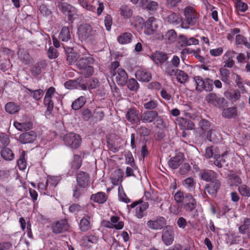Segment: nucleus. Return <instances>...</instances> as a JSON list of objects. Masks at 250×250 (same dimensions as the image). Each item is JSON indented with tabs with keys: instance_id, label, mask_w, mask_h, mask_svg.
<instances>
[{
	"instance_id": "f257e3e1",
	"label": "nucleus",
	"mask_w": 250,
	"mask_h": 250,
	"mask_svg": "<svg viewBox=\"0 0 250 250\" xmlns=\"http://www.w3.org/2000/svg\"><path fill=\"white\" fill-rule=\"evenodd\" d=\"M95 62L91 55L81 58L76 62V66L80 70V73L85 77L92 75L94 72L93 67L91 65Z\"/></svg>"
},
{
	"instance_id": "f03ea898",
	"label": "nucleus",
	"mask_w": 250,
	"mask_h": 250,
	"mask_svg": "<svg viewBox=\"0 0 250 250\" xmlns=\"http://www.w3.org/2000/svg\"><path fill=\"white\" fill-rule=\"evenodd\" d=\"M180 64V60L179 57L176 55H174L170 61H167L163 65H161V68L165 75L173 77L179 70L178 67Z\"/></svg>"
},
{
	"instance_id": "7ed1b4c3",
	"label": "nucleus",
	"mask_w": 250,
	"mask_h": 250,
	"mask_svg": "<svg viewBox=\"0 0 250 250\" xmlns=\"http://www.w3.org/2000/svg\"><path fill=\"white\" fill-rule=\"evenodd\" d=\"M184 15L186 22H182L181 23V26L185 28H188L189 25H194L197 23L199 17V15L195 9L190 6L185 8Z\"/></svg>"
},
{
	"instance_id": "20e7f679",
	"label": "nucleus",
	"mask_w": 250,
	"mask_h": 250,
	"mask_svg": "<svg viewBox=\"0 0 250 250\" xmlns=\"http://www.w3.org/2000/svg\"><path fill=\"white\" fill-rule=\"evenodd\" d=\"M97 34V32L96 30H94L88 24H81L78 29V37L82 41H85L88 39H91Z\"/></svg>"
},
{
	"instance_id": "39448f33",
	"label": "nucleus",
	"mask_w": 250,
	"mask_h": 250,
	"mask_svg": "<svg viewBox=\"0 0 250 250\" xmlns=\"http://www.w3.org/2000/svg\"><path fill=\"white\" fill-rule=\"evenodd\" d=\"M194 81L196 83V89L198 91L202 92L205 90L210 92L213 90V81L210 79H203L200 76H195Z\"/></svg>"
},
{
	"instance_id": "423d86ee",
	"label": "nucleus",
	"mask_w": 250,
	"mask_h": 250,
	"mask_svg": "<svg viewBox=\"0 0 250 250\" xmlns=\"http://www.w3.org/2000/svg\"><path fill=\"white\" fill-rule=\"evenodd\" d=\"M79 4L83 8L90 11H95L97 10L98 15H100L104 9L102 2L99 0H93L91 4H89L86 0H77Z\"/></svg>"
},
{
	"instance_id": "0eeeda50",
	"label": "nucleus",
	"mask_w": 250,
	"mask_h": 250,
	"mask_svg": "<svg viewBox=\"0 0 250 250\" xmlns=\"http://www.w3.org/2000/svg\"><path fill=\"white\" fill-rule=\"evenodd\" d=\"M161 24V21L160 20L153 17H150L145 23L146 29L144 32L146 34L148 35L157 33L160 28Z\"/></svg>"
},
{
	"instance_id": "6e6552de",
	"label": "nucleus",
	"mask_w": 250,
	"mask_h": 250,
	"mask_svg": "<svg viewBox=\"0 0 250 250\" xmlns=\"http://www.w3.org/2000/svg\"><path fill=\"white\" fill-rule=\"evenodd\" d=\"M63 141L67 146L72 149H76L81 145V139L79 135L70 133L64 136Z\"/></svg>"
},
{
	"instance_id": "1a4fd4ad",
	"label": "nucleus",
	"mask_w": 250,
	"mask_h": 250,
	"mask_svg": "<svg viewBox=\"0 0 250 250\" xmlns=\"http://www.w3.org/2000/svg\"><path fill=\"white\" fill-rule=\"evenodd\" d=\"M155 120L157 122H163L162 117L158 115L157 111L154 110L146 111L141 114L140 117V121L146 124L151 123Z\"/></svg>"
},
{
	"instance_id": "9d476101",
	"label": "nucleus",
	"mask_w": 250,
	"mask_h": 250,
	"mask_svg": "<svg viewBox=\"0 0 250 250\" xmlns=\"http://www.w3.org/2000/svg\"><path fill=\"white\" fill-rule=\"evenodd\" d=\"M205 100L208 104L219 108H222L224 106L225 99L219 95L212 92L208 93L206 96Z\"/></svg>"
},
{
	"instance_id": "9b49d317",
	"label": "nucleus",
	"mask_w": 250,
	"mask_h": 250,
	"mask_svg": "<svg viewBox=\"0 0 250 250\" xmlns=\"http://www.w3.org/2000/svg\"><path fill=\"white\" fill-rule=\"evenodd\" d=\"M174 236L172 227L169 225L166 226L162 232V240L166 246H170L173 242Z\"/></svg>"
},
{
	"instance_id": "f8f14e48",
	"label": "nucleus",
	"mask_w": 250,
	"mask_h": 250,
	"mask_svg": "<svg viewBox=\"0 0 250 250\" xmlns=\"http://www.w3.org/2000/svg\"><path fill=\"white\" fill-rule=\"evenodd\" d=\"M113 79H115L119 85L123 86L127 82V75L125 71L122 68L113 70L112 71Z\"/></svg>"
},
{
	"instance_id": "ddd939ff",
	"label": "nucleus",
	"mask_w": 250,
	"mask_h": 250,
	"mask_svg": "<svg viewBox=\"0 0 250 250\" xmlns=\"http://www.w3.org/2000/svg\"><path fill=\"white\" fill-rule=\"evenodd\" d=\"M183 208L186 211L192 212L197 207L196 199L189 193H186L184 200Z\"/></svg>"
},
{
	"instance_id": "4468645a",
	"label": "nucleus",
	"mask_w": 250,
	"mask_h": 250,
	"mask_svg": "<svg viewBox=\"0 0 250 250\" xmlns=\"http://www.w3.org/2000/svg\"><path fill=\"white\" fill-rule=\"evenodd\" d=\"M167 221L166 219L162 216H159L154 220H149L147 222V227L154 230H159L163 229L166 225Z\"/></svg>"
},
{
	"instance_id": "2eb2a0df",
	"label": "nucleus",
	"mask_w": 250,
	"mask_h": 250,
	"mask_svg": "<svg viewBox=\"0 0 250 250\" xmlns=\"http://www.w3.org/2000/svg\"><path fill=\"white\" fill-rule=\"evenodd\" d=\"M125 117L132 124H138L140 122L139 111L135 108L128 109Z\"/></svg>"
},
{
	"instance_id": "dca6fc26",
	"label": "nucleus",
	"mask_w": 250,
	"mask_h": 250,
	"mask_svg": "<svg viewBox=\"0 0 250 250\" xmlns=\"http://www.w3.org/2000/svg\"><path fill=\"white\" fill-rule=\"evenodd\" d=\"M93 214L92 213L85 215L81 220L79 223L80 229L82 231H86L91 228V221Z\"/></svg>"
},
{
	"instance_id": "f3484780",
	"label": "nucleus",
	"mask_w": 250,
	"mask_h": 250,
	"mask_svg": "<svg viewBox=\"0 0 250 250\" xmlns=\"http://www.w3.org/2000/svg\"><path fill=\"white\" fill-rule=\"evenodd\" d=\"M76 180L77 184L81 188H86L89 182L88 174L83 171H79L76 173Z\"/></svg>"
},
{
	"instance_id": "a211bd4d",
	"label": "nucleus",
	"mask_w": 250,
	"mask_h": 250,
	"mask_svg": "<svg viewBox=\"0 0 250 250\" xmlns=\"http://www.w3.org/2000/svg\"><path fill=\"white\" fill-rule=\"evenodd\" d=\"M220 185L221 183L220 181L218 179H215L206 186V191L212 197H215L220 187Z\"/></svg>"
},
{
	"instance_id": "6ab92c4d",
	"label": "nucleus",
	"mask_w": 250,
	"mask_h": 250,
	"mask_svg": "<svg viewBox=\"0 0 250 250\" xmlns=\"http://www.w3.org/2000/svg\"><path fill=\"white\" fill-rule=\"evenodd\" d=\"M164 19L166 22L175 25L181 23L182 21L181 16L179 14L172 12H169V14Z\"/></svg>"
},
{
	"instance_id": "aec40b11",
	"label": "nucleus",
	"mask_w": 250,
	"mask_h": 250,
	"mask_svg": "<svg viewBox=\"0 0 250 250\" xmlns=\"http://www.w3.org/2000/svg\"><path fill=\"white\" fill-rule=\"evenodd\" d=\"M68 228L66 220H61L52 225L53 231L55 233H61L67 230Z\"/></svg>"
},
{
	"instance_id": "412c9836",
	"label": "nucleus",
	"mask_w": 250,
	"mask_h": 250,
	"mask_svg": "<svg viewBox=\"0 0 250 250\" xmlns=\"http://www.w3.org/2000/svg\"><path fill=\"white\" fill-rule=\"evenodd\" d=\"M36 138V133L33 131H31L20 135L19 141L22 144L31 143L35 140Z\"/></svg>"
},
{
	"instance_id": "4be33fe9",
	"label": "nucleus",
	"mask_w": 250,
	"mask_h": 250,
	"mask_svg": "<svg viewBox=\"0 0 250 250\" xmlns=\"http://www.w3.org/2000/svg\"><path fill=\"white\" fill-rule=\"evenodd\" d=\"M119 12L124 19H129L133 15L132 7L127 5H122L119 8Z\"/></svg>"
},
{
	"instance_id": "5701e85b",
	"label": "nucleus",
	"mask_w": 250,
	"mask_h": 250,
	"mask_svg": "<svg viewBox=\"0 0 250 250\" xmlns=\"http://www.w3.org/2000/svg\"><path fill=\"white\" fill-rule=\"evenodd\" d=\"M137 79L142 82H149L151 79V75L149 72L146 69H140L137 71L135 73Z\"/></svg>"
},
{
	"instance_id": "b1692460",
	"label": "nucleus",
	"mask_w": 250,
	"mask_h": 250,
	"mask_svg": "<svg viewBox=\"0 0 250 250\" xmlns=\"http://www.w3.org/2000/svg\"><path fill=\"white\" fill-rule=\"evenodd\" d=\"M151 59L157 64H161L163 65L167 61L168 57L166 54L156 52L151 56Z\"/></svg>"
},
{
	"instance_id": "393cba45",
	"label": "nucleus",
	"mask_w": 250,
	"mask_h": 250,
	"mask_svg": "<svg viewBox=\"0 0 250 250\" xmlns=\"http://www.w3.org/2000/svg\"><path fill=\"white\" fill-rule=\"evenodd\" d=\"M207 139L210 142L217 143L221 141V137L215 130L210 129L207 132Z\"/></svg>"
},
{
	"instance_id": "a878e982",
	"label": "nucleus",
	"mask_w": 250,
	"mask_h": 250,
	"mask_svg": "<svg viewBox=\"0 0 250 250\" xmlns=\"http://www.w3.org/2000/svg\"><path fill=\"white\" fill-rule=\"evenodd\" d=\"M216 173L211 170H205L201 173L202 179L207 182L216 179Z\"/></svg>"
},
{
	"instance_id": "bb28decb",
	"label": "nucleus",
	"mask_w": 250,
	"mask_h": 250,
	"mask_svg": "<svg viewBox=\"0 0 250 250\" xmlns=\"http://www.w3.org/2000/svg\"><path fill=\"white\" fill-rule=\"evenodd\" d=\"M239 231L241 234L247 233L248 237H250V219H245L243 225L239 227Z\"/></svg>"
},
{
	"instance_id": "cd10ccee",
	"label": "nucleus",
	"mask_w": 250,
	"mask_h": 250,
	"mask_svg": "<svg viewBox=\"0 0 250 250\" xmlns=\"http://www.w3.org/2000/svg\"><path fill=\"white\" fill-rule=\"evenodd\" d=\"M133 36L131 34L125 32L122 34L117 38L118 42L122 44H125L131 42Z\"/></svg>"
},
{
	"instance_id": "c85d7f7f",
	"label": "nucleus",
	"mask_w": 250,
	"mask_h": 250,
	"mask_svg": "<svg viewBox=\"0 0 250 250\" xmlns=\"http://www.w3.org/2000/svg\"><path fill=\"white\" fill-rule=\"evenodd\" d=\"M237 115V109L235 107H230L225 108L222 112V116L226 118H235Z\"/></svg>"
},
{
	"instance_id": "c756f323",
	"label": "nucleus",
	"mask_w": 250,
	"mask_h": 250,
	"mask_svg": "<svg viewBox=\"0 0 250 250\" xmlns=\"http://www.w3.org/2000/svg\"><path fill=\"white\" fill-rule=\"evenodd\" d=\"M183 162L182 157L180 155L172 157L168 161V165L172 169L177 168Z\"/></svg>"
},
{
	"instance_id": "7c9ffc66",
	"label": "nucleus",
	"mask_w": 250,
	"mask_h": 250,
	"mask_svg": "<svg viewBox=\"0 0 250 250\" xmlns=\"http://www.w3.org/2000/svg\"><path fill=\"white\" fill-rule=\"evenodd\" d=\"M91 200L99 204H103L107 200L105 194L103 192H99L91 196Z\"/></svg>"
},
{
	"instance_id": "2f4dec72",
	"label": "nucleus",
	"mask_w": 250,
	"mask_h": 250,
	"mask_svg": "<svg viewBox=\"0 0 250 250\" xmlns=\"http://www.w3.org/2000/svg\"><path fill=\"white\" fill-rule=\"evenodd\" d=\"M24 88L30 93V96L36 101H39L43 95V91L39 89L33 90L27 86H24Z\"/></svg>"
},
{
	"instance_id": "473e14b6",
	"label": "nucleus",
	"mask_w": 250,
	"mask_h": 250,
	"mask_svg": "<svg viewBox=\"0 0 250 250\" xmlns=\"http://www.w3.org/2000/svg\"><path fill=\"white\" fill-rule=\"evenodd\" d=\"M226 155L225 154H222L221 156L215 155L214 164L219 168L222 167L225 165H226Z\"/></svg>"
},
{
	"instance_id": "72a5a7b5",
	"label": "nucleus",
	"mask_w": 250,
	"mask_h": 250,
	"mask_svg": "<svg viewBox=\"0 0 250 250\" xmlns=\"http://www.w3.org/2000/svg\"><path fill=\"white\" fill-rule=\"evenodd\" d=\"M85 102V98L83 96H81L72 103L71 105L72 108L75 110H78L84 105Z\"/></svg>"
},
{
	"instance_id": "f704fd0d",
	"label": "nucleus",
	"mask_w": 250,
	"mask_h": 250,
	"mask_svg": "<svg viewBox=\"0 0 250 250\" xmlns=\"http://www.w3.org/2000/svg\"><path fill=\"white\" fill-rule=\"evenodd\" d=\"M120 219V217L117 216H112L110 217V221L112 223L114 229L117 230L122 229L124 226V223Z\"/></svg>"
},
{
	"instance_id": "c9c22d12",
	"label": "nucleus",
	"mask_w": 250,
	"mask_h": 250,
	"mask_svg": "<svg viewBox=\"0 0 250 250\" xmlns=\"http://www.w3.org/2000/svg\"><path fill=\"white\" fill-rule=\"evenodd\" d=\"M5 109L7 112L13 114L18 112L20 108L19 105L13 102L8 103L5 106Z\"/></svg>"
},
{
	"instance_id": "e433bc0d",
	"label": "nucleus",
	"mask_w": 250,
	"mask_h": 250,
	"mask_svg": "<svg viewBox=\"0 0 250 250\" xmlns=\"http://www.w3.org/2000/svg\"><path fill=\"white\" fill-rule=\"evenodd\" d=\"M59 38L63 42H67L71 38L70 31L67 27H63L59 34Z\"/></svg>"
},
{
	"instance_id": "4c0bfd02",
	"label": "nucleus",
	"mask_w": 250,
	"mask_h": 250,
	"mask_svg": "<svg viewBox=\"0 0 250 250\" xmlns=\"http://www.w3.org/2000/svg\"><path fill=\"white\" fill-rule=\"evenodd\" d=\"M168 43H173L176 40L177 34L175 31L173 30L168 31L164 36H162Z\"/></svg>"
},
{
	"instance_id": "58836bf2",
	"label": "nucleus",
	"mask_w": 250,
	"mask_h": 250,
	"mask_svg": "<svg viewBox=\"0 0 250 250\" xmlns=\"http://www.w3.org/2000/svg\"><path fill=\"white\" fill-rule=\"evenodd\" d=\"M196 183L192 178L188 177L184 180L183 182V186L189 191L194 190L195 187Z\"/></svg>"
},
{
	"instance_id": "ea45409f",
	"label": "nucleus",
	"mask_w": 250,
	"mask_h": 250,
	"mask_svg": "<svg viewBox=\"0 0 250 250\" xmlns=\"http://www.w3.org/2000/svg\"><path fill=\"white\" fill-rule=\"evenodd\" d=\"M2 157L6 161H11L14 158V154L12 150L7 147H3L1 151Z\"/></svg>"
},
{
	"instance_id": "a19ab883",
	"label": "nucleus",
	"mask_w": 250,
	"mask_h": 250,
	"mask_svg": "<svg viewBox=\"0 0 250 250\" xmlns=\"http://www.w3.org/2000/svg\"><path fill=\"white\" fill-rule=\"evenodd\" d=\"M123 175L121 169L114 171L112 177V183L114 185H118L122 180Z\"/></svg>"
},
{
	"instance_id": "79ce46f5",
	"label": "nucleus",
	"mask_w": 250,
	"mask_h": 250,
	"mask_svg": "<svg viewBox=\"0 0 250 250\" xmlns=\"http://www.w3.org/2000/svg\"><path fill=\"white\" fill-rule=\"evenodd\" d=\"M174 76L176 77L177 81L181 83H185L187 81L188 77L186 73L180 69Z\"/></svg>"
},
{
	"instance_id": "37998d69",
	"label": "nucleus",
	"mask_w": 250,
	"mask_h": 250,
	"mask_svg": "<svg viewBox=\"0 0 250 250\" xmlns=\"http://www.w3.org/2000/svg\"><path fill=\"white\" fill-rule=\"evenodd\" d=\"M58 184V178L55 176H48L46 181V186L49 189L55 188Z\"/></svg>"
},
{
	"instance_id": "c03bdc74",
	"label": "nucleus",
	"mask_w": 250,
	"mask_h": 250,
	"mask_svg": "<svg viewBox=\"0 0 250 250\" xmlns=\"http://www.w3.org/2000/svg\"><path fill=\"white\" fill-rule=\"evenodd\" d=\"M235 43L236 45L243 44L245 47H250L247 39L243 36L238 34L235 37Z\"/></svg>"
},
{
	"instance_id": "a18cd8bd",
	"label": "nucleus",
	"mask_w": 250,
	"mask_h": 250,
	"mask_svg": "<svg viewBox=\"0 0 250 250\" xmlns=\"http://www.w3.org/2000/svg\"><path fill=\"white\" fill-rule=\"evenodd\" d=\"M104 112L100 107H97L93 114V116L96 119V121L102 120L104 117Z\"/></svg>"
},
{
	"instance_id": "49530a36",
	"label": "nucleus",
	"mask_w": 250,
	"mask_h": 250,
	"mask_svg": "<svg viewBox=\"0 0 250 250\" xmlns=\"http://www.w3.org/2000/svg\"><path fill=\"white\" fill-rule=\"evenodd\" d=\"M127 87L132 91H136L139 88L138 82L133 78H131L127 81L126 83Z\"/></svg>"
},
{
	"instance_id": "de8ad7c7",
	"label": "nucleus",
	"mask_w": 250,
	"mask_h": 250,
	"mask_svg": "<svg viewBox=\"0 0 250 250\" xmlns=\"http://www.w3.org/2000/svg\"><path fill=\"white\" fill-rule=\"evenodd\" d=\"M44 105L46 107L47 112L51 113L54 108V102L52 99L44 98Z\"/></svg>"
},
{
	"instance_id": "09e8293b",
	"label": "nucleus",
	"mask_w": 250,
	"mask_h": 250,
	"mask_svg": "<svg viewBox=\"0 0 250 250\" xmlns=\"http://www.w3.org/2000/svg\"><path fill=\"white\" fill-rule=\"evenodd\" d=\"M219 71L221 76V80L225 83H228L229 81V70L225 68H221Z\"/></svg>"
},
{
	"instance_id": "8fccbe9b",
	"label": "nucleus",
	"mask_w": 250,
	"mask_h": 250,
	"mask_svg": "<svg viewBox=\"0 0 250 250\" xmlns=\"http://www.w3.org/2000/svg\"><path fill=\"white\" fill-rule=\"evenodd\" d=\"M158 103L156 101L151 100L144 104V107L146 109L153 110L158 106Z\"/></svg>"
},
{
	"instance_id": "3c124183",
	"label": "nucleus",
	"mask_w": 250,
	"mask_h": 250,
	"mask_svg": "<svg viewBox=\"0 0 250 250\" xmlns=\"http://www.w3.org/2000/svg\"><path fill=\"white\" fill-rule=\"evenodd\" d=\"M18 165L19 168L21 170H24L26 167V162L25 159V153L22 152L18 160Z\"/></svg>"
},
{
	"instance_id": "603ef678",
	"label": "nucleus",
	"mask_w": 250,
	"mask_h": 250,
	"mask_svg": "<svg viewBox=\"0 0 250 250\" xmlns=\"http://www.w3.org/2000/svg\"><path fill=\"white\" fill-rule=\"evenodd\" d=\"M59 9L64 14L68 13L70 12L71 6L67 3H60L58 4Z\"/></svg>"
},
{
	"instance_id": "864d4df0",
	"label": "nucleus",
	"mask_w": 250,
	"mask_h": 250,
	"mask_svg": "<svg viewBox=\"0 0 250 250\" xmlns=\"http://www.w3.org/2000/svg\"><path fill=\"white\" fill-rule=\"evenodd\" d=\"M240 193L244 196L250 197V188L246 185H243L239 187Z\"/></svg>"
},
{
	"instance_id": "5fc2aeb1",
	"label": "nucleus",
	"mask_w": 250,
	"mask_h": 250,
	"mask_svg": "<svg viewBox=\"0 0 250 250\" xmlns=\"http://www.w3.org/2000/svg\"><path fill=\"white\" fill-rule=\"evenodd\" d=\"M185 195L183 192L180 190L177 191L174 195V198L177 203H180L185 200Z\"/></svg>"
},
{
	"instance_id": "6e6d98bb",
	"label": "nucleus",
	"mask_w": 250,
	"mask_h": 250,
	"mask_svg": "<svg viewBox=\"0 0 250 250\" xmlns=\"http://www.w3.org/2000/svg\"><path fill=\"white\" fill-rule=\"evenodd\" d=\"M9 143V139L5 134L0 135V148L7 146Z\"/></svg>"
},
{
	"instance_id": "4d7b16f0",
	"label": "nucleus",
	"mask_w": 250,
	"mask_h": 250,
	"mask_svg": "<svg viewBox=\"0 0 250 250\" xmlns=\"http://www.w3.org/2000/svg\"><path fill=\"white\" fill-rule=\"evenodd\" d=\"M170 212L174 215H178L181 211L180 206L179 204L171 205L169 208Z\"/></svg>"
},
{
	"instance_id": "13d9d810",
	"label": "nucleus",
	"mask_w": 250,
	"mask_h": 250,
	"mask_svg": "<svg viewBox=\"0 0 250 250\" xmlns=\"http://www.w3.org/2000/svg\"><path fill=\"white\" fill-rule=\"evenodd\" d=\"M158 4L157 2L155 1H150L149 3H147L146 5L143 6L144 8H146L148 10L155 11L157 10L158 7Z\"/></svg>"
},
{
	"instance_id": "bf43d9fd",
	"label": "nucleus",
	"mask_w": 250,
	"mask_h": 250,
	"mask_svg": "<svg viewBox=\"0 0 250 250\" xmlns=\"http://www.w3.org/2000/svg\"><path fill=\"white\" fill-rule=\"evenodd\" d=\"M178 45L180 47L188 46V38L184 35H180L178 38Z\"/></svg>"
},
{
	"instance_id": "052dcab7",
	"label": "nucleus",
	"mask_w": 250,
	"mask_h": 250,
	"mask_svg": "<svg viewBox=\"0 0 250 250\" xmlns=\"http://www.w3.org/2000/svg\"><path fill=\"white\" fill-rule=\"evenodd\" d=\"M82 160L81 158L79 155H74L73 161L72 163V167L76 168L78 169L81 166Z\"/></svg>"
},
{
	"instance_id": "680f3d73",
	"label": "nucleus",
	"mask_w": 250,
	"mask_h": 250,
	"mask_svg": "<svg viewBox=\"0 0 250 250\" xmlns=\"http://www.w3.org/2000/svg\"><path fill=\"white\" fill-rule=\"evenodd\" d=\"M55 88L54 87H50L46 90L44 97L52 99L55 94H57Z\"/></svg>"
},
{
	"instance_id": "e2e57ef3",
	"label": "nucleus",
	"mask_w": 250,
	"mask_h": 250,
	"mask_svg": "<svg viewBox=\"0 0 250 250\" xmlns=\"http://www.w3.org/2000/svg\"><path fill=\"white\" fill-rule=\"evenodd\" d=\"M191 169V167L188 163H184L180 167L179 172L182 175H185L188 173Z\"/></svg>"
},
{
	"instance_id": "0e129e2a",
	"label": "nucleus",
	"mask_w": 250,
	"mask_h": 250,
	"mask_svg": "<svg viewBox=\"0 0 250 250\" xmlns=\"http://www.w3.org/2000/svg\"><path fill=\"white\" fill-rule=\"evenodd\" d=\"M199 125L202 130L204 131H207L209 129L210 126L209 122L205 119L201 120L199 122Z\"/></svg>"
},
{
	"instance_id": "69168bd1",
	"label": "nucleus",
	"mask_w": 250,
	"mask_h": 250,
	"mask_svg": "<svg viewBox=\"0 0 250 250\" xmlns=\"http://www.w3.org/2000/svg\"><path fill=\"white\" fill-rule=\"evenodd\" d=\"M104 22L106 30L110 31L112 23V20L111 17L108 15H106L104 17Z\"/></svg>"
},
{
	"instance_id": "338daca9",
	"label": "nucleus",
	"mask_w": 250,
	"mask_h": 250,
	"mask_svg": "<svg viewBox=\"0 0 250 250\" xmlns=\"http://www.w3.org/2000/svg\"><path fill=\"white\" fill-rule=\"evenodd\" d=\"M125 163L130 165L132 167L134 165V158L132 153L130 152L126 153L125 155Z\"/></svg>"
},
{
	"instance_id": "774afa93",
	"label": "nucleus",
	"mask_w": 250,
	"mask_h": 250,
	"mask_svg": "<svg viewBox=\"0 0 250 250\" xmlns=\"http://www.w3.org/2000/svg\"><path fill=\"white\" fill-rule=\"evenodd\" d=\"M47 55L50 59H54L58 57V52L57 49H55L53 46L49 48L47 51Z\"/></svg>"
}]
</instances>
